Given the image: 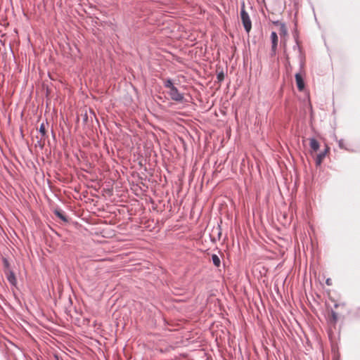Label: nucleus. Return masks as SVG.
<instances>
[{
    "label": "nucleus",
    "instance_id": "nucleus-4",
    "mask_svg": "<svg viewBox=\"0 0 360 360\" xmlns=\"http://www.w3.org/2000/svg\"><path fill=\"white\" fill-rule=\"evenodd\" d=\"M271 56H275L277 49L278 45V36L276 32H272L271 34Z\"/></svg>",
    "mask_w": 360,
    "mask_h": 360
},
{
    "label": "nucleus",
    "instance_id": "nucleus-14",
    "mask_svg": "<svg viewBox=\"0 0 360 360\" xmlns=\"http://www.w3.org/2000/svg\"><path fill=\"white\" fill-rule=\"evenodd\" d=\"M39 132L41 134L42 136H45L46 134V129L43 123L40 126Z\"/></svg>",
    "mask_w": 360,
    "mask_h": 360
},
{
    "label": "nucleus",
    "instance_id": "nucleus-8",
    "mask_svg": "<svg viewBox=\"0 0 360 360\" xmlns=\"http://www.w3.org/2000/svg\"><path fill=\"white\" fill-rule=\"evenodd\" d=\"M338 314L335 311L332 310L330 312V314L328 317V321H329L330 323L332 325H335V323L338 321Z\"/></svg>",
    "mask_w": 360,
    "mask_h": 360
},
{
    "label": "nucleus",
    "instance_id": "nucleus-5",
    "mask_svg": "<svg viewBox=\"0 0 360 360\" xmlns=\"http://www.w3.org/2000/svg\"><path fill=\"white\" fill-rule=\"evenodd\" d=\"M295 82L298 90L300 91H303L304 89V82L302 75L300 73H297L295 75Z\"/></svg>",
    "mask_w": 360,
    "mask_h": 360
},
{
    "label": "nucleus",
    "instance_id": "nucleus-11",
    "mask_svg": "<svg viewBox=\"0 0 360 360\" xmlns=\"http://www.w3.org/2000/svg\"><path fill=\"white\" fill-rule=\"evenodd\" d=\"M164 85L166 88H168L170 89H172V86H174L172 84V82L170 79H165L164 80Z\"/></svg>",
    "mask_w": 360,
    "mask_h": 360
},
{
    "label": "nucleus",
    "instance_id": "nucleus-9",
    "mask_svg": "<svg viewBox=\"0 0 360 360\" xmlns=\"http://www.w3.org/2000/svg\"><path fill=\"white\" fill-rule=\"evenodd\" d=\"M54 214L58 217L60 218L61 220H63V221H68V219L66 217V216L63 213V212L60 210H56L54 211Z\"/></svg>",
    "mask_w": 360,
    "mask_h": 360
},
{
    "label": "nucleus",
    "instance_id": "nucleus-13",
    "mask_svg": "<svg viewBox=\"0 0 360 360\" xmlns=\"http://www.w3.org/2000/svg\"><path fill=\"white\" fill-rule=\"evenodd\" d=\"M287 34V30L284 24H281L280 27V34Z\"/></svg>",
    "mask_w": 360,
    "mask_h": 360
},
{
    "label": "nucleus",
    "instance_id": "nucleus-16",
    "mask_svg": "<svg viewBox=\"0 0 360 360\" xmlns=\"http://www.w3.org/2000/svg\"><path fill=\"white\" fill-rule=\"evenodd\" d=\"M338 144L341 148L347 149L345 141L343 139L340 140Z\"/></svg>",
    "mask_w": 360,
    "mask_h": 360
},
{
    "label": "nucleus",
    "instance_id": "nucleus-10",
    "mask_svg": "<svg viewBox=\"0 0 360 360\" xmlns=\"http://www.w3.org/2000/svg\"><path fill=\"white\" fill-rule=\"evenodd\" d=\"M212 261L215 266H217V267L220 266L221 260H220V258L218 257V255L213 254L212 255Z\"/></svg>",
    "mask_w": 360,
    "mask_h": 360
},
{
    "label": "nucleus",
    "instance_id": "nucleus-3",
    "mask_svg": "<svg viewBox=\"0 0 360 360\" xmlns=\"http://www.w3.org/2000/svg\"><path fill=\"white\" fill-rule=\"evenodd\" d=\"M329 150H330V148L326 145L325 149L323 150V151L321 152L320 153H319L316 155L315 162H316V165L317 166H319L321 165L323 159L326 158L327 154L329 153Z\"/></svg>",
    "mask_w": 360,
    "mask_h": 360
},
{
    "label": "nucleus",
    "instance_id": "nucleus-7",
    "mask_svg": "<svg viewBox=\"0 0 360 360\" xmlns=\"http://www.w3.org/2000/svg\"><path fill=\"white\" fill-rule=\"evenodd\" d=\"M6 278L8 281L12 285L15 286L17 284V280L15 276V274L10 270L6 271Z\"/></svg>",
    "mask_w": 360,
    "mask_h": 360
},
{
    "label": "nucleus",
    "instance_id": "nucleus-17",
    "mask_svg": "<svg viewBox=\"0 0 360 360\" xmlns=\"http://www.w3.org/2000/svg\"><path fill=\"white\" fill-rule=\"evenodd\" d=\"M326 283L328 285H332V280L330 278H328L326 281Z\"/></svg>",
    "mask_w": 360,
    "mask_h": 360
},
{
    "label": "nucleus",
    "instance_id": "nucleus-15",
    "mask_svg": "<svg viewBox=\"0 0 360 360\" xmlns=\"http://www.w3.org/2000/svg\"><path fill=\"white\" fill-rule=\"evenodd\" d=\"M224 79V74L223 72H220L217 74V79L219 82L223 81Z\"/></svg>",
    "mask_w": 360,
    "mask_h": 360
},
{
    "label": "nucleus",
    "instance_id": "nucleus-1",
    "mask_svg": "<svg viewBox=\"0 0 360 360\" xmlns=\"http://www.w3.org/2000/svg\"><path fill=\"white\" fill-rule=\"evenodd\" d=\"M240 18L245 31L248 33L252 28V22L248 13L245 10L244 5L241 8Z\"/></svg>",
    "mask_w": 360,
    "mask_h": 360
},
{
    "label": "nucleus",
    "instance_id": "nucleus-2",
    "mask_svg": "<svg viewBox=\"0 0 360 360\" xmlns=\"http://www.w3.org/2000/svg\"><path fill=\"white\" fill-rule=\"evenodd\" d=\"M169 94L173 101L181 102L184 100V95L175 86H172V89L169 91Z\"/></svg>",
    "mask_w": 360,
    "mask_h": 360
},
{
    "label": "nucleus",
    "instance_id": "nucleus-12",
    "mask_svg": "<svg viewBox=\"0 0 360 360\" xmlns=\"http://www.w3.org/2000/svg\"><path fill=\"white\" fill-rule=\"evenodd\" d=\"M294 49H297L299 53H300V56L301 58V67H302L303 65V61H302V51H301V47L299 46V44L297 43V44L295 46H294L293 47Z\"/></svg>",
    "mask_w": 360,
    "mask_h": 360
},
{
    "label": "nucleus",
    "instance_id": "nucleus-6",
    "mask_svg": "<svg viewBox=\"0 0 360 360\" xmlns=\"http://www.w3.org/2000/svg\"><path fill=\"white\" fill-rule=\"evenodd\" d=\"M309 146H310V148H311V151L310 152H311V154L313 153H316L319 150V148H320L319 143L314 138L309 139Z\"/></svg>",
    "mask_w": 360,
    "mask_h": 360
}]
</instances>
